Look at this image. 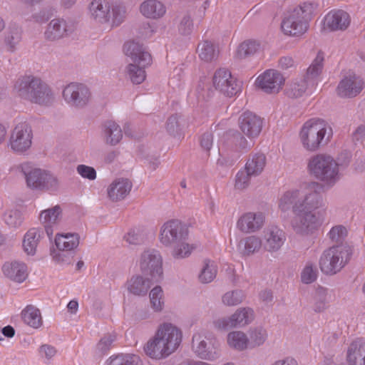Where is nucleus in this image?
<instances>
[{
	"label": "nucleus",
	"mask_w": 365,
	"mask_h": 365,
	"mask_svg": "<svg viewBox=\"0 0 365 365\" xmlns=\"http://www.w3.org/2000/svg\"><path fill=\"white\" fill-rule=\"evenodd\" d=\"M4 220L11 228H18L24 222L22 212L19 210H11L4 213Z\"/></svg>",
	"instance_id": "nucleus-49"
},
{
	"label": "nucleus",
	"mask_w": 365,
	"mask_h": 365,
	"mask_svg": "<svg viewBox=\"0 0 365 365\" xmlns=\"http://www.w3.org/2000/svg\"><path fill=\"white\" fill-rule=\"evenodd\" d=\"M32 130L26 122L20 123L16 125L10 138L11 148L16 152H24L31 145Z\"/></svg>",
	"instance_id": "nucleus-18"
},
{
	"label": "nucleus",
	"mask_w": 365,
	"mask_h": 365,
	"mask_svg": "<svg viewBox=\"0 0 365 365\" xmlns=\"http://www.w3.org/2000/svg\"><path fill=\"white\" fill-rule=\"evenodd\" d=\"M323 185L318 182H311L304 190L295 189L285 192L280 198L279 207L286 212L292 208V212L304 210L314 211L324 206L321 193Z\"/></svg>",
	"instance_id": "nucleus-1"
},
{
	"label": "nucleus",
	"mask_w": 365,
	"mask_h": 365,
	"mask_svg": "<svg viewBox=\"0 0 365 365\" xmlns=\"http://www.w3.org/2000/svg\"><path fill=\"white\" fill-rule=\"evenodd\" d=\"M294 217L292 220V226L297 233H309L317 230L322 220L312 210L293 212Z\"/></svg>",
	"instance_id": "nucleus-16"
},
{
	"label": "nucleus",
	"mask_w": 365,
	"mask_h": 365,
	"mask_svg": "<svg viewBox=\"0 0 365 365\" xmlns=\"http://www.w3.org/2000/svg\"><path fill=\"white\" fill-rule=\"evenodd\" d=\"M279 67L282 70L294 68L295 61L290 56H283L279 60Z\"/></svg>",
	"instance_id": "nucleus-60"
},
{
	"label": "nucleus",
	"mask_w": 365,
	"mask_h": 365,
	"mask_svg": "<svg viewBox=\"0 0 365 365\" xmlns=\"http://www.w3.org/2000/svg\"><path fill=\"white\" fill-rule=\"evenodd\" d=\"M201 148L209 153L213 146V135L210 133H205L200 138Z\"/></svg>",
	"instance_id": "nucleus-58"
},
{
	"label": "nucleus",
	"mask_w": 365,
	"mask_h": 365,
	"mask_svg": "<svg viewBox=\"0 0 365 365\" xmlns=\"http://www.w3.org/2000/svg\"><path fill=\"white\" fill-rule=\"evenodd\" d=\"M307 88V80L301 79L288 84L284 90L285 95L290 98L301 97Z\"/></svg>",
	"instance_id": "nucleus-44"
},
{
	"label": "nucleus",
	"mask_w": 365,
	"mask_h": 365,
	"mask_svg": "<svg viewBox=\"0 0 365 365\" xmlns=\"http://www.w3.org/2000/svg\"><path fill=\"white\" fill-rule=\"evenodd\" d=\"M323 55L319 53L312 63L307 68L306 80L314 79L321 73L323 68Z\"/></svg>",
	"instance_id": "nucleus-50"
},
{
	"label": "nucleus",
	"mask_w": 365,
	"mask_h": 365,
	"mask_svg": "<svg viewBox=\"0 0 365 365\" xmlns=\"http://www.w3.org/2000/svg\"><path fill=\"white\" fill-rule=\"evenodd\" d=\"M348 365H365V341L357 339L348 347L346 352Z\"/></svg>",
	"instance_id": "nucleus-28"
},
{
	"label": "nucleus",
	"mask_w": 365,
	"mask_h": 365,
	"mask_svg": "<svg viewBox=\"0 0 365 365\" xmlns=\"http://www.w3.org/2000/svg\"><path fill=\"white\" fill-rule=\"evenodd\" d=\"M239 128L249 138L257 137L263 127V120L255 113L246 110L238 118Z\"/></svg>",
	"instance_id": "nucleus-20"
},
{
	"label": "nucleus",
	"mask_w": 365,
	"mask_h": 365,
	"mask_svg": "<svg viewBox=\"0 0 365 365\" xmlns=\"http://www.w3.org/2000/svg\"><path fill=\"white\" fill-rule=\"evenodd\" d=\"M237 145L239 148L242 150H247V149H250L251 148V145L249 144L247 139L243 136H241L240 138Z\"/></svg>",
	"instance_id": "nucleus-63"
},
{
	"label": "nucleus",
	"mask_w": 365,
	"mask_h": 365,
	"mask_svg": "<svg viewBox=\"0 0 365 365\" xmlns=\"http://www.w3.org/2000/svg\"><path fill=\"white\" fill-rule=\"evenodd\" d=\"M196 52L199 58L207 63L215 61L219 54V51L214 43L209 40L200 41L197 47Z\"/></svg>",
	"instance_id": "nucleus-32"
},
{
	"label": "nucleus",
	"mask_w": 365,
	"mask_h": 365,
	"mask_svg": "<svg viewBox=\"0 0 365 365\" xmlns=\"http://www.w3.org/2000/svg\"><path fill=\"white\" fill-rule=\"evenodd\" d=\"M132 184L128 179H118L113 181L108 188V197L112 201L124 199L130 192Z\"/></svg>",
	"instance_id": "nucleus-29"
},
{
	"label": "nucleus",
	"mask_w": 365,
	"mask_h": 365,
	"mask_svg": "<svg viewBox=\"0 0 365 365\" xmlns=\"http://www.w3.org/2000/svg\"><path fill=\"white\" fill-rule=\"evenodd\" d=\"M248 334L250 349L263 345L268 337L267 330L262 327L251 329Z\"/></svg>",
	"instance_id": "nucleus-43"
},
{
	"label": "nucleus",
	"mask_w": 365,
	"mask_h": 365,
	"mask_svg": "<svg viewBox=\"0 0 365 365\" xmlns=\"http://www.w3.org/2000/svg\"><path fill=\"white\" fill-rule=\"evenodd\" d=\"M331 135V128L321 119H312L307 121L300 131L302 145L309 151H315L321 146L327 144Z\"/></svg>",
	"instance_id": "nucleus-8"
},
{
	"label": "nucleus",
	"mask_w": 365,
	"mask_h": 365,
	"mask_svg": "<svg viewBox=\"0 0 365 365\" xmlns=\"http://www.w3.org/2000/svg\"><path fill=\"white\" fill-rule=\"evenodd\" d=\"M62 209L59 205L42 210L39 220L43 225H55L61 219Z\"/></svg>",
	"instance_id": "nucleus-40"
},
{
	"label": "nucleus",
	"mask_w": 365,
	"mask_h": 365,
	"mask_svg": "<svg viewBox=\"0 0 365 365\" xmlns=\"http://www.w3.org/2000/svg\"><path fill=\"white\" fill-rule=\"evenodd\" d=\"M215 88L227 97L236 95L240 91V85L227 68L217 69L212 77Z\"/></svg>",
	"instance_id": "nucleus-12"
},
{
	"label": "nucleus",
	"mask_w": 365,
	"mask_h": 365,
	"mask_svg": "<svg viewBox=\"0 0 365 365\" xmlns=\"http://www.w3.org/2000/svg\"><path fill=\"white\" fill-rule=\"evenodd\" d=\"M14 91L20 97L39 105L48 106L54 100L49 86L41 78L33 76L19 78L14 83Z\"/></svg>",
	"instance_id": "nucleus-3"
},
{
	"label": "nucleus",
	"mask_w": 365,
	"mask_h": 365,
	"mask_svg": "<svg viewBox=\"0 0 365 365\" xmlns=\"http://www.w3.org/2000/svg\"><path fill=\"white\" fill-rule=\"evenodd\" d=\"M22 29L16 24L9 25L5 36V43L11 51L15 50L16 46L21 41L22 38Z\"/></svg>",
	"instance_id": "nucleus-38"
},
{
	"label": "nucleus",
	"mask_w": 365,
	"mask_h": 365,
	"mask_svg": "<svg viewBox=\"0 0 365 365\" xmlns=\"http://www.w3.org/2000/svg\"><path fill=\"white\" fill-rule=\"evenodd\" d=\"M72 32V28L63 19L56 18L48 24L43 37L46 41L53 42L68 36Z\"/></svg>",
	"instance_id": "nucleus-21"
},
{
	"label": "nucleus",
	"mask_w": 365,
	"mask_h": 365,
	"mask_svg": "<svg viewBox=\"0 0 365 365\" xmlns=\"http://www.w3.org/2000/svg\"><path fill=\"white\" fill-rule=\"evenodd\" d=\"M108 365H143L140 356L136 354H121L111 356L107 361Z\"/></svg>",
	"instance_id": "nucleus-39"
},
{
	"label": "nucleus",
	"mask_w": 365,
	"mask_h": 365,
	"mask_svg": "<svg viewBox=\"0 0 365 365\" xmlns=\"http://www.w3.org/2000/svg\"><path fill=\"white\" fill-rule=\"evenodd\" d=\"M266 165V157L263 153H255L252 155L247 160L245 169L249 174L257 176L264 170Z\"/></svg>",
	"instance_id": "nucleus-37"
},
{
	"label": "nucleus",
	"mask_w": 365,
	"mask_h": 365,
	"mask_svg": "<svg viewBox=\"0 0 365 365\" xmlns=\"http://www.w3.org/2000/svg\"><path fill=\"white\" fill-rule=\"evenodd\" d=\"M253 176L247 172V170H240L236 175L235 187L239 190H243L246 189L250 181V178Z\"/></svg>",
	"instance_id": "nucleus-53"
},
{
	"label": "nucleus",
	"mask_w": 365,
	"mask_h": 365,
	"mask_svg": "<svg viewBox=\"0 0 365 365\" xmlns=\"http://www.w3.org/2000/svg\"><path fill=\"white\" fill-rule=\"evenodd\" d=\"M259 49V44L255 41H246L242 42L237 51V56L239 58H245L254 55Z\"/></svg>",
	"instance_id": "nucleus-48"
},
{
	"label": "nucleus",
	"mask_w": 365,
	"mask_h": 365,
	"mask_svg": "<svg viewBox=\"0 0 365 365\" xmlns=\"http://www.w3.org/2000/svg\"><path fill=\"white\" fill-rule=\"evenodd\" d=\"M350 24V16L343 10H334L329 12L324 19V26L330 31H344Z\"/></svg>",
	"instance_id": "nucleus-25"
},
{
	"label": "nucleus",
	"mask_w": 365,
	"mask_h": 365,
	"mask_svg": "<svg viewBox=\"0 0 365 365\" xmlns=\"http://www.w3.org/2000/svg\"><path fill=\"white\" fill-rule=\"evenodd\" d=\"M310 173L327 185L333 186L339 179V165L334 159L326 154L313 156L308 163Z\"/></svg>",
	"instance_id": "nucleus-10"
},
{
	"label": "nucleus",
	"mask_w": 365,
	"mask_h": 365,
	"mask_svg": "<svg viewBox=\"0 0 365 365\" xmlns=\"http://www.w3.org/2000/svg\"><path fill=\"white\" fill-rule=\"evenodd\" d=\"M284 81V76L278 71L269 69L258 76L256 84L264 93L276 94L282 90Z\"/></svg>",
	"instance_id": "nucleus-19"
},
{
	"label": "nucleus",
	"mask_w": 365,
	"mask_h": 365,
	"mask_svg": "<svg viewBox=\"0 0 365 365\" xmlns=\"http://www.w3.org/2000/svg\"><path fill=\"white\" fill-rule=\"evenodd\" d=\"M314 8V4L305 2L288 12L281 24L284 34L289 36H300L304 34L308 29V21L313 15Z\"/></svg>",
	"instance_id": "nucleus-9"
},
{
	"label": "nucleus",
	"mask_w": 365,
	"mask_h": 365,
	"mask_svg": "<svg viewBox=\"0 0 365 365\" xmlns=\"http://www.w3.org/2000/svg\"><path fill=\"white\" fill-rule=\"evenodd\" d=\"M77 171L83 178L89 180H94L96 178V172L92 167L80 165L77 167Z\"/></svg>",
	"instance_id": "nucleus-57"
},
{
	"label": "nucleus",
	"mask_w": 365,
	"mask_h": 365,
	"mask_svg": "<svg viewBox=\"0 0 365 365\" xmlns=\"http://www.w3.org/2000/svg\"><path fill=\"white\" fill-rule=\"evenodd\" d=\"M140 268L151 279H144L141 277H133L128 282L129 291L135 295L145 294L151 284L158 282L163 278L162 257L160 255L147 253L140 262Z\"/></svg>",
	"instance_id": "nucleus-5"
},
{
	"label": "nucleus",
	"mask_w": 365,
	"mask_h": 365,
	"mask_svg": "<svg viewBox=\"0 0 365 365\" xmlns=\"http://www.w3.org/2000/svg\"><path fill=\"white\" fill-rule=\"evenodd\" d=\"M188 229L179 220H170L160 227V242L167 247H175L177 251H192L200 249L197 242H187Z\"/></svg>",
	"instance_id": "nucleus-4"
},
{
	"label": "nucleus",
	"mask_w": 365,
	"mask_h": 365,
	"mask_svg": "<svg viewBox=\"0 0 365 365\" xmlns=\"http://www.w3.org/2000/svg\"><path fill=\"white\" fill-rule=\"evenodd\" d=\"M124 51L134 63L127 66V74L134 84L143 83L146 77L144 68L152 63V56L143 45L135 41H128L124 44Z\"/></svg>",
	"instance_id": "nucleus-7"
},
{
	"label": "nucleus",
	"mask_w": 365,
	"mask_h": 365,
	"mask_svg": "<svg viewBox=\"0 0 365 365\" xmlns=\"http://www.w3.org/2000/svg\"><path fill=\"white\" fill-rule=\"evenodd\" d=\"M40 235L36 228H31L24 235L22 245L24 251H36Z\"/></svg>",
	"instance_id": "nucleus-46"
},
{
	"label": "nucleus",
	"mask_w": 365,
	"mask_h": 365,
	"mask_svg": "<svg viewBox=\"0 0 365 365\" xmlns=\"http://www.w3.org/2000/svg\"><path fill=\"white\" fill-rule=\"evenodd\" d=\"M215 339L208 337L205 334L197 333L192 337V349L195 353L202 359H210L212 357L211 345Z\"/></svg>",
	"instance_id": "nucleus-26"
},
{
	"label": "nucleus",
	"mask_w": 365,
	"mask_h": 365,
	"mask_svg": "<svg viewBox=\"0 0 365 365\" xmlns=\"http://www.w3.org/2000/svg\"><path fill=\"white\" fill-rule=\"evenodd\" d=\"M163 290L160 287H154L150 293V303L155 311H160L164 302L163 300Z\"/></svg>",
	"instance_id": "nucleus-52"
},
{
	"label": "nucleus",
	"mask_w": 365,
	"mask_h": 365,
	"mask_svg": "<svg viewBox=\"0 0 365 365\" xmlns=\"http://www.w3.org/2000/svg\"><path fill=\"white\" fill-rule=\"evenodd\" d=\"M317 278V271L311 263H307L301 272V280L304 284H311Z\"/></svg>",
	"instance_id": "nucleus-54"
},
{
	"label": "nucleus",
	"mask_w": 365,
	"mask_h": 365,
	"mask_svg": "<svg viewBox=\"0 0 365 365\" xmlns=\"http://www.w3.org/2000/svg\"><path fill=\"white\" fill-rule=\"evenodd\" d=\"M182 333L176 326L164 323L144 346L145 354L153 359H162L174 353L180 346Z\"/></svg>",
	"instance_id": "nucleus-2"
},
{
	"label": "nucleus",
	"mask_w": 365,
	"mask_h": 365,
	"mask_svg": "<svg viewBox=\"0 0 365 365\" xmlns=\"http://www.w3.org/2000/svg\"><path fill=\"white\" fill-rule=\"evenodd\" d=\"M352 252H324L319 259L321 271L334 274L340 271L351 259Z\"/></svg>",
	"instance_id": "nucleus-14"
},
{
	"label": "nucleus",
	"mask_w": 365,
	"mask_h": 365,
	"mask_svg": "<svg viewBox=\"0 0 365 365\" xmlns=\"http://www.w3.org/2000/svg\"><path fill=\"white\" fill-rule=\"evenodd\" d=\"M347 235V229L344 225H339L333 227L329 232V237L331 243L329 250H351L354 248L352 245L346 240Z\"/></svg>",
	"instance_id": "nucleus-24"
},
{
	"label": "nucleus",
	"mask_w": 365,
	"mask_h": 365,
	"mask_svg": "<svg viewBox=\"0 0 365 365\" xmlns=\"http://www.w3.org/2000/svg\"><path fill=\"white\" fill-rule=\"evenodd\" d=\"M328 304L327 291L323 287L317 289L314 297L312 307L315 312L324 311Z\"/></svg>",
	"instance_id": "nucleus-47"
},
{
	"label": "nucleus",
	"mask_w": 365,
	"mask_h": 365,
	"mask_svg": "<svg viewBox=\"0 0 365 365\" xmlns=\"http://www.w3.org/2000/svg\"><path fill=\"white\" fill-rule=\"evenodd\" d=\"M2 272L8 279L21 284L26 281L29 277L27 265L21 261L6 262L2 267Z\"/></svg>",
	"instance_id": "nucleus-23"
},
{
	"label": "nucleus",
	"mask_w": 365,
	"mask_h": 365,
	"mask_svg": "<svg viewBox=\"0 0 365 365\" xmlns=\"http://www.w3.org/2000/svg\"><path fill=\"white\" fill-rule=\"evenodd\" d=\"M265 247L268 251H277L283 247L286 237L283 230L277 226H271L265 232Z\"/></svg>",
	"instance_id": "nucleus-27"
},
{
	"label": "nucleus",
	"mask_w": 365,
	"mask_h": 365,
	"mask_svg": "<svg viewBox=\"0 0 365 365\" xmlns=\"http://www.w3.org/2000/svg\"><path fill=\"white\" fill-rule=\"evenodd\" d=\"M230 347L236 350L242 351L250 349L249 338L241 331H233L228 334L227 338Z\"/></svg>",
	"instance_id": "nucleus-36"
},
{
	"label": "nucleus",
	"mask_w": 365,
	"mask_h": 365,
	"mask_svg": "<svg viewBox=\"0 0 365 365\" xmlns=\"http://www.w3.org/2000/svg\"><path fill=\"white\" fill-rule=\"evenodd\" d=\"M28 187L32 189L49 190L55 188L58 185V180L51 173L35 168L26 173L22 169Z\"/></svg>",
	"instance_id": "nucleus-15"
},
{
	"label": "nucleus",
	"mask_w": 365,
	"mask_h": 365,
	"mask_svg": "<svg viewBox=\"0 0 365 365\" xmlns=\"http://www.w3.org/2000/svg\"><path fill=\"white\" fill-rule=\"evenodd\" d=\"M185 125L183 117L178 113H175L168 118L165 128L170 135L176 136L181 133Z\"/></svg>",
	"instance_id": "nucleus-41"
},
{
	"label": "nucleus",
	"mask_w": 365,
	"mask_h": 365,
	"mask_svg": "<svg viewBox=\"0 0 365 365\" xmlns=\"http://www.w3.org/2000/svg\"><path fill=\"white\" fill-rule=\"evenodd\" d=\"M67 308L71 314H76L78 309V303L76 300H71L67 304Z\"/></svg>",
	"instance_id": "nucleus-64"
},
{
	"label": "nucleus",
	"mask_w": 365,
	"mask_h": 365,
	"mask_svg": "<svg viewBox=\"0 0 365 365\" xmlns=\"http://www.w3.org/2000/svg\"><path fill=\"white\" fill-rule=\"evenodd\" d=\"M21 318L25 324L34 329H39L43 325L40 309L32 304L26 305L22 309Z\"/></svg>",
	"instance_id": "nucleus-30"
},
{
	"label": "nucleus",
	"mask_w": 365,
	"mask_h": 365,
	"mask_svg": "<svg viewBox=\"0 0 365 365\" xmlns=\"http://www.w3.org/2000/svg\"><path fill=\"white\" fill-rule=\"evenodd\" d=\"M203 267L199 274V280L202 283L211 282L216 277L217 267L214 262L205 260Z\"/></svg>",
	"instance_id": "nucleus-45"
},
{
	"label": "nucleus",
	"mask_w": 365,
	"mask_h": 365,
	"mask_svg": "<svg viewBox=\"0 0 365 365\" xmlns=\"http://www.w3.org/2000/svg\"><path fill=\"white\" fill-rule=\"evenodd\" d=\"M271 365H298V362L294 358L287 356L275 361Z\"/></svg>",
	"instance_id": "nucleus-61"
},
{
	"label": "nucleus",
	"mask_w": 365,
	"mask_h": 365,
	"mask_svg": "<svg viewBox=\"0 0 365 365\" xmlns=\"http://www.w3.org/2000/svg\"><path fill=\"white\" fill-rule=\"evenodd\" d=\"M55 244L59 251H72L79 245V237L76 234H57Z\"/></svg>",
	"instance_id": "nucleus-34"
},
{
	"label": "nucleus",
	"mask_w": 365,
	"mask_h": 365,
	"mask_svg": "<svg viewBox=\"0 0 365 365\" xmlns=\"http://www.w3.org/2000/svg\"><path fill=\"white\" fill-rule=\"evenodd\" d=\"M192 27L193 24L190 15L189 14H185L178 26L180 33L182 35H188L191 33Z\"/></svg>",
	"instance_id": "nucleus-55"
},
{
	"label": "nucleus",
	"mask_w": 365,
	"mask_h": 365,
	"mask_svg": "<svg viewBox=\"0 0 365 365\" xmlns=\"http://www.w3.org/2000/svg\"><path fill=\"white\" fill-rule=\"evenodd\" d=\"M103 133L107 144L115 145L123 137L120 127L113 121H107L103 125Z\"/></svg>",
	"instance_id": "nucleus-35"
},
{
	"label": "nucleus",
	"mask_w": 365,
	"mask_h": 365,
	"mask_svg": "<svg viewBox=\"0 0 365 365\" xmlns=\"http://www.w3.org/2000/svg\"><path fill=\"white\" fill-rule=\"evenodd\" d=\"M254 318L253 310L249 307H243L237 309L229 318H222L215 321V326L219 329L242 327L251 323Z\"/></svg>",
	"instance_id": "nucleus-17"
},
{
	"label": "nucleus",
	"mask_w": 365,
	"mask_h": 365,
	"mask_svg": "<svg viewBox=\"0 0 365 365\" xmlns=\"http://www.w3.org/2000/svg\"><path fill=\"white\" fill-rule=\"evenodd\" d=\"M140 13L145 17L150 19H159L166 11L164 4L158 0H145L140 6Z\"/></svg>",
	"instance_id": "nucleus-31"
},
{
	"label": "nucleus",
	"mask_w": 365,
	"mask_h": 365,
	"mask_svg": "<svg viewBox=\"0 0 365 365\" xmlns=\"http://www.w3.org/2000/svg\"><path fill=\"white\" fill-rule=\"evenodd\" d=\"M118 154L119 153L115 150L108 152L104 158L105 162L107 163H110L113 162L116 157L118 155Z\"/></svg>",
	"instance_id": "nucleus-62"
},
{
	"label": "nucleus",
	"mask_w": 365,
	"mask_h": 365,
	"mask_svg": "<svg viewBox=\"0 0 365 365\" xmlns=\"http://www.w3.org/2000/svg\"><path fill=\"white\" fill-rule=\"evenodd\" d=\"M364 84V81L356 75L345 76L336 88L337 95L341 98H354L361 93Z\"/></svg>",
	"instance_id": "nucleus-22"
},
{
	"label": "nucleus",
	"mask_w": 365,
	"mask_h": 365,
	"mask_svg": "<svg viewBox=\"0 0 365 365\" xmlns=\"http://www.w3.org/2000/svg\"><path fill=\"white\" fill-rule=\"evenodd\" d=\"M237 247L242 251H259L262 247V240L257 235L247 236L240 240Z\"/></svg>",
	"instance_id": "nucleus-42"
},
{
	"label": "nucleus",
	"mask_w": 365,
	"mask_h": 365,
	"mask_svg": "<svg viewBox=\"0 0 365 365\" xmlns=\"http://www.w3.org/2000/svg\"><path fill=\"white\" fill-rule=\"evenodd\" d=\"M266 213L262 211H249L242 214L236 223L237 230L244 234L260 231L266 222Z\"/></svg>",
	"instance_id": "nucleus-13"
},
{
	"label": "nucleus",
	"mask_w": 365,
	"mask_h": 365,
	"mask_svg": "<svg viewBox=\"0 0 365 365\" xmlns=\"http://www.w3.org/2000/svg\"><path fill=\"white\" fill-rule=\"evenodd\" d=\"M39 353L42 357L50 359L56 355V350L52 346L44 344L40 347Z\"/></svg>",
	"instance_id": "nucleus-59"
},
{
	"label": "nucleus",
	"mask_w": 365,
	"mask_h": 365,
	"mask_svg": "<svg viewBox=\"0 0 365 365\" xmlns=\"http://www.w3.org/2000/svg\"><path fill=\"white\" fill-rule=\"evenodd\" d=\"M65 101L71 106L82 108L86 106L91 98L89 88L83 83H71L63 91Z\"/></svg>",
	"instance_id": "nucleus-11"
},
{
	"label": "nucleus",
	"mask_w": 365,
	"mask_h": 365,
	"mask_svg": "<svg viewBox=\"0 0 365 365\" xmlns=\"http://www.w3.org/2000/svg\"><path fill=\"white\" fill-rule=\"evenodd\" d=\"M245 298L242 291L235 290L226 292L222 297V301L225 305L236 306L240 304Z\"/></svg>",
	"instance_id": "nucleus-51"
},
{
	"label": "nucleus",
	"mask_w": 365,
	"mask_h": 365,
	"mask_svg": "<svg viewBox=\"0 0 365 365\" xmlns=\"http://www.w3.org/2000/svg\"><path fill=\"white\" fill-rule=\"evenodd\" d=\"M114 340H115L114 336H113L111 334L106 335L99 341V342L97 344L96 348L99 352L105 353L110 349L111 345H112L113 342L114 341Z\"/></svg>",
	"instance_id": "nucleus-56"
},
{
	"label": "nucleus",
	"mask_w": 365,
	"mask_h": 365,
	"mask_svg": "<svg viewBox=\"0 0 365 365\" xmlns=\"http://www.w3.org/2000/svg\"><path fill=\"white\" fill-rule=\"evenodd\" d=\"M91 17L106 29L118 26L126 15L125 6L120 3L110 4L106 0H93L89 5Z\"/></svg>",
	"instance_id": "nucleus-6"
},
{
	"label": "nucleus",
	"mask_w": 365,
	"mask_h": 365,
	"mask_svg": "<svg viewBox=\"0 0 365 365\" xmlns=\"http://www.w3.org/2000/svg\"><path fill=\"white\" fill-rule=\"evenodd\" d=\"M148 231L143 227L130 229L123 236V240L130 245L138 247L145 245L148 241Z\"/></svg>",
	"instance_id": "nucleus-33"
}]
</instances>
